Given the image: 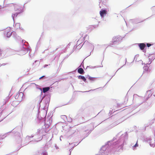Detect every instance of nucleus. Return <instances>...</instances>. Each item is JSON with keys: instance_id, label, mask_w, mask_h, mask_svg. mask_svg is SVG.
Instances as JSON below:
<instances>
[{"instance_id": "7", "label": "nucleus", "mask_w": 155, "mask_h": 155, "mask_svg": "<svg viewBox=\"0 0 155 155\" xmlns=\"http://www.w3.org/2000/svg\"><path fill=\"white\" fill-rule=\"evenodd\" d=\"M78 72L79 74H82L84 73V71L82 68H79L78 70Z\"/></svg>"}, {"instance_id": "12", "label": "nucleus", "mask_w": 155, "mask_h": 155, "mask_svg": "<svg viewBox=\"0 0 155 155\" xmlns=\"http://www.w3.org/2000/svg\"><path fill=\"white\" fill-rule=\"evenodd\" d=\"M138 146V145L137 144V142L136 143V144L134 146V147H136Z\"/></svg>"}, {"instance_id": "11", "label": "nucleus", "mask_w": 155, "mask_h": 155, "mask_svg": "<svg viewBox=\"0 0 155 155\" xmlns=\"http://www.w3.org/2000/svg\"><path fill=\"white\" fill-rule=\"evenodd\" d=\"M43 155H48L47 153L45 152L43 153Z\"/></svg>"}, {"instance_id": "13", "label": "nucleus", "mask_w": 155, "mask_h": 155, "mask_svg": "<svg viewBox=\"0 0 155 155\" xmlns=\"http://www.w3.org/2000/svg\"><path fill=\"white\" fill-rule=\"evenodd\" d=\"M19 25H20L19 23H16L15 25V26H18L19 28Z\"/></svg>"}, {"instance_id": "3", "label": "nucleus", "mask_w": 155, "mask_h": 155, "mask_svg": "<svg viewBox=\"0 0 155 155\" xmlns=\"http://www.w3.org/2000/svg\"><path fill=\"white\" fill-rule=\"evenodd\" d=\"M107 13V11L106 10H101L100 12V14L101 17H103L106 15Z\"/></svg>"}, {"instance_id": "6", "label": "nucleus", "mask_w": 155, "mask_h": 155, "mask_svg": "<svg viewBox=\"0 0 155 155\" xmlns=\"http://www.w3.org/2000/svg\"><path fill=\"white\" fill-rule=\"evenodd\" d=\"M78 78L79 79H81L84 82H86V80L85 78V77L81 75H79Z\"/></svg>"}, {"instance_id": "2", "label": "nucleus", "mask_w": 155, "mask_h": 155, "mask_svg": "<svg viewBox=\"0 0 155 155\" xmlns=\"http://www.w3.org/2000/svg\"><path fill=\"white\" fill-rule=\"evenodd\" d=\"M4 34L8 38H9L12 35V31L9 28L6 29L5 31Z\"/></svg>"}, {"instance_id": "9", "label": "nucleus", "mask_w": 155, "mask_h": 155, "mask_svg": "<svg viewBox=\"0 0 155 155\" xmlns=\"http://www.w3.org/2000/svg\"><path fill=\"white\" fill-rule=\"evenodd\" d=\"M96 78L94 77H92L90 76H89L88 77V79L91 81H94L95 80Z\"/></svg>"}, {"instance_id": "14", "label": "nucleus", "mask_w": 155, "mask_h": 155, "mask_svg": "<svg viewBox=\"0 0 155 155\" xmlns=\"http://www.w3.org/2000/svg\"><path fill=\"white\" fill-rule=\"evenodd\" d=\"M45 77V76H43L41 77L40 78H39V79H41V78H43Z\"/></svg>"}, {"instance_id": "10", "label": "nucleus", "mask_w": 155, "mask_h": 155, "mask_svg": "<svg viewBox=\"0 0 155 155\" xmlns=\"http://www.w3.org/2000/svg\"><path fill=\"white\" fill-rule=\"evenodd\" d=\"M147 45L148 47H150L151 45L149 43L147 44Z\"/></svg>"}, {"instance_id": "4", "label": "nucleus", "mask_w": 155, "mask_h": 155, "mask_svg": "<svg viewBox=\"0 0 155 155\" xmlns=\"http://www.w3.org/2000/svg\"><path fill=\"white\" fill-rule=\"evenodd\" d=\"M139 46L141 50L144 49L146 46V45L144 43H140L139 45Z\"/></svg>"}, {"instance_id": "1", "label": "nucleus", "mask_w": 155, "mask_h": 155, "mask_svg": "<svg viewBox=\"0 0 155 155\" xmlns=\"http://www.w3.org/2000/svg\"><path fill=\"white\" fill-rule=\"evenodd\" d=\"M14 8L15 11L19 12V13H21L23 12L22 7L18 5L15 4L14 5Z\"/></svg>"}, {"instance_id": "15", "label": "nucleus", "mask_w": 155, "mask_h": 155, "mask_svg": "<svg viewBox=\"0 0 155 155\" xmlns=\"http://www.w3.org/2000/svg\"><path fill=\"white\" fill-rule=\"evenodd\" d=\"M23 50H22V51H21V52H23Z\"/></svg>"}, {"instance_id": "8", "label": "nucleus", "mask_w": 155, "mask_h": 155, "mask_svg": "<svg viewBox=\"0 0 155 155\" xmlns=\"http://www.w3.org/2000/svg\"><path fill=\"white\" fill-rule=\"evenodd\" d=\"M20 13H19V12H17L15 13V14H12V17L13 19H14V18L15 17H17V15L19 14H20Z\"/></svg>"}, {"instance_id": "5", "label": "nucleus", "mask_w": 155, "mask_h": 155, "mask_svg": "<svg viewBox=\"0 0 155 155\" xmlns=\"http://www.w3.org/2000/svg\"><path fill=\"white\" fill-rule=\"evenodd\" d=\"M50 88L49 87H43V91L44 93H46L50 90Z\"/></svg>"}]
</instances>
